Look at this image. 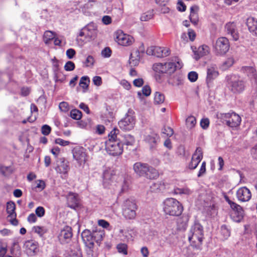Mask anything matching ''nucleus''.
I'll return each mask as SVG.
<instances>
[{
    "label": "nucleus",
    "instance_id": "nucleus-1",
    "mask_svg": "<svg viewBox=\"0 0 257 257\" xmlns=\"http://www.w3.org/2000/svg\"><path fill=\"white\" fill-rule=\"evenodd\" d=\"M120 137L119 131L115 127L108 134V140L105 142V150L109 155L116 157L122 154L123 148Z\"/></svg>",
    "mask_w": 257,
    "mask_h": 257
},
{
    "label": "nucleus",
    "instance_id": "nucleus-2",
    "mask_svg": "<svg viewBox=\"0 0 257 257\" xmlns=\"http://www.w3.org/2000/svg\"><path fill=\"white\" fill-rule=\"evenodd\" d=\"M97 34L96 24L90 23L80 30L76 38L77 43L79 46L82 47L87 43L95 40Z\"/></svg>",
    "mask_w": 257,
    "mask_h": 257
},
{
    "label": "nucleus",
    "instance_id": "nucleus-3",
    "mask_svg": "<svg viewBox=\"0 0 257 257\" xmlns=\"http://www.w3.org/2000/svg\"><path fill=\"white\" fill-rule=\"evenodd\" d=\"M133 170L137 176L149 179H155L159 176L156 169L147 163L141 162H136L134 164Z\"/></svg>",
    "mask_w": 257,
    "mask_h": 257
},
{
    "label": "nucleus",
    "instance_id": "nucleus-4",
    "mask_svg": "<svg viewBox=\"0 0 257 257\" xmlns=\"http://www.w3.org/2000/svg\"><path fill=\"white\" fill-rule=\"evenodd\" d=\"M226 86L234 94H239L244 91L245 83L243 79L236 75H229L226 77Z\"/></svg>",
    "mask_w": 257,
    "mask_h": 257
},
{
    "label": "nucleus",
    "instance_id": "nucleus-5",
    "mask_svg": "<svg viewBox=\"0 0 257 257\" xmlns=\"http://www.w3.org/2000/svg\"><path fill=\"white\" fill-rule=\"evenodd\" d=\"M183 210L182 204L175 198H168L163 202V211L167 215L179 216L182 213Z\"/></svg>",
    "mask_w": 257,
    "mask_h": 257
},
{
    "label": "nucleus",
    "instance_id": "nucleus-6",
    "mask_svg": "<svg viewBox=\"0 0 257 257\" xmlns=\"http://www.w3.org/2000/svg\"><path fill=\"white\" fill-rule=\"evenodd\" d=\"M204 238L203 227L198 221H195L188 233V239L192 243L199 245Z\"/></svg>",
    "mask_w": 257,
    "mask_h": 257
},
{
    "label": "nucleus",
    "instance_id": "nucleus-7",
    "mask_svg": "<svg viewBox=\"0 0 257 257\" xmlns=\"http://www.w3.org/2000/svg\"><path fill=\"white\" fill-rule=\"evenodd\" d=\"M216 117L222 122H225L226 125L231 127L238 126L241 120L240 116L233 112L226 113H217Z\"/></svg>",
    "mask_w": 257,
    "mask_h": 257
},
{
    "label": "nucleus",
    "instance_id": "nucleus-8",
    "mask_svg": "<svg viewBox=\"0 0 257 257\" xmlns=\"http://www.w3.org/2000/svg\"><path fill=\"white\" fill-rule=\"evenodd\" d=\"M213 47L214 52L217 56H224L229 50V42L225 37H220L216 40Z\"/></svg>",
    "mask_w": 257,
    "mask_h": 257
},
{
    "label": "nucleus",
    "instance_id": "nucleus-9",
    "mask_svg": "<svg viewBox=\"0 0 257 257\" xmlns=\"http://www.w3.org/2000/svg\"><path fill=\"white\" fill-rule=\"evenodd\" d=\"M137 206L135 201L128 199L122 205V213L124 217L128 219H134L136 215Z\"/></svg>",
    "mask_w": 257,
    "mask_h": 257
},
{
    "label": "nucleus",
    "instance_id": "nucleus-10",
    "mask_svg": "<svg viewBox=\"0 0 257 257\" xmlns=\"http://www.w3.org/2000/svg\"><path fill=\"white\" fill-rule=\"evenodd\" d=\"M135 122L134 112L133 110L129 109L125 116L118 122V125L121 130L130 131L134 128Z\"/></svg>",
    "mask_w": 257,
    "mask_h": 257
},
{
    "label": "nucleus",
    "instance_id": "nucleus-11",
    "mask_svg": "<svg viewBox=\"0 0 257 257\" xmlns=\"http://www.w3.org/2000/svg\"><path fill=\"white\" fill-rule=\"evenodd\" d=\"M114 39L118 44L123 46H131L135 42L133 37L124 33L121 30H118L114 32Z\"/></svg>",
    "mask_w": 257,
    "mask_h": 257
},
{
    "label": "nucleus",
    "instance_id": "nucleus-12",
    "mask_svg": "<svg viewBox=\"0 0 257 257\" xmlns=\"http://www.w3.org/2000/svg\"><path fill=\"white\" fill-rule=\"evenodd\" d=\"M225 199L232 210L230 214L232 220L235 222H240L244 214L242 208L240 205L230 200L228 198L226 197Z\"/></svg>",
    "mask_w": 257,
    "mask_h": 257
},
{
    "label": "nucleus",
    "instance_id": "nucleus-13",
    "mask_svg": "<svg viewBox=\"0 0 257 257\" xmlns=\"http://www.w3.org/2000/svg\"><path fill=\"white\" fill-rule=\"evenodd\" d=\"M146 53L149 55H153L157 57H164L168 56L170 53V51L167 47L151 46L147 49Z\"/></svg>",
    "mask_w": 257,
    "mask_h": 257
},
{
    "label": "nucleus",
    "instance_id": "nucleus-14",
    "mask_svg": "<svg viewBox=\"0 0 257 257\" xmlns=\"http://www.w3.org/2000/svg\"><path fill=\"white\" fill-rule=\"evenodd\" d=\"M163 63L165 67V73L168 74L173 73L176 69H180L182 66V63L177 58Z\"/></svg>",
    "mask_w": 257,
    "mask_h": 257
},
{
    "label": "nucleus",
    "instance_id": "nucleus-15",
    "mask_svg": "<svg viewBox=\"0 0 257 257\" xmlns=\"http://www.w3.org/2000/svg\"><path fill=\"white\" fill-rule=\"evenodd\" d=\"M203 158V152L201 148L198 147L192 155L191 161L188 165V168L194 170L197 168Z\"/></svg>",
    "mask_w": 257,
    "mask_h": 257
},
{
    "label": "nucleus",
    "instance_id": "nucleus-16",
    "mask_svg": "<svg viewBox=\"0 0 257 257\" xmlns=\"http://www.w3.org/2000/svg\"><path fill=\"white\" fill-rule=\"evenodd\" d=\"M74 159L80 165L84 164L87 160V155L82 147H76L73 152Z\"/></svg>",
    "mask_w": 257,
    "mask_h": 257
},
{
    "label": "nucleus",
    "instance_id": "nucleus-17",
    "mask_svg": "<svg viewBox=\"0 0 257 257\" xmlns=\"http://www.w3.org/2000/svg\"><path fill=\"white\" fill-rule=\"evenodd\" d=\"M144 140L148 145L150 149L153 150L156 148L158 143L160 142V137L157 134L151 132L145 136Z\"/></svg>",
    "mask_w": 257,
    "mask_h": 257
},
{
    "label": "nucleus",
    "instance_id": "nucleus-18",
    "mask_svg": "<svg viewBox=\"0 0 257 257\" xmlns=\"http://www.w3.org/2000/svg\"><path fill=\"white\" fill-rule=\"evenodd\" d=\"M56 172L61 175V177H66L69 170V162L64 158L60 159L55 168Z\"/></svg>",
    "mask_w": 257,
    "mask_h": 257
},
{
    "label": "nucleus",
    "instance_id": "nucleus-19",
    "mask_svg": "<svg viewBox=\"0 0 257 257\" xmlns=\"http://www.w3.org/2000/svg\"><path fill=\"white\" fill-rule=\"evenodd\" d=\"M16 208L15 204L13 202H9L7 205V211L9 214L8 217L10 218V222L14 225H17L18 221L16 218V213L15 211Z\"/></svg>",
    "mask_w": 257,
    "mask_h": 257
},
{
    "label": "nucleus",
    "instance_id": "nucleus-20",
    "mask_svg": "<svg viewBox=\"0 0 257 257\" xmlns=\"http://www.w3.org/2000/svg\"><path fill=\"white\" fill-rule=\"evenodd\" d=\"M72 236V229L68 226H66L62 229L59 235V239L62 243L68 242Z\"/></svg>",
    "mask_w": 257,
    "mask_h": 257
},
{
    "label": "nucleus",
    "instance_id": "nucleus-21",
    "mask_svg": "<svg viewBox=\"0 0 257 257\" xmlns=\"http://www.w3.org/2000/svg\"><path fill=\"white\" fill-rule=\"evenodd\" d=\"M194 53V58L196 60H199L201 57L208 55L210 52L209 47L205 45L199 46L198 48L192 47Z\"/></svg>",
    "mask_w": 257,
    "mask_h": 257
},
{
    "label": "nucleus",
    "instance_id": "nucleus-22",
    "mask_svg": "<svg viewBox=\"0 0 257 257\" xmlns=\"http://www.w3.org/2000/svg\"><path fill=\"white\" fill-rule=\"evenodd\" d=\"M236 196L239 201L246 202L250 199L251 193L247 188L243 187L238 189L236 192Z\"/></svg>",
    "mask_w": 257,
    "mask_h": 257
},
{
    "label": "nucleus",
    "instance_id": "nucleus-23",
    "mask_svg": "<svg viewBox=\"0 0 257 257\" xmlns=\"http://www.w3.org/2000/svg\"><path fill=\"white\" fill-rule=\"evenodd\" d=\"M225 29L227 34L230 35L234 41H237L239 39V33L235 24L233 22H229L225 26Z\"/></svg>",
    "mask_w": 257,
    "mask_h": 257
},
{
    "label": "nucleus",
    "instance_id": "nucleus-24",
    "mask_svg": "<svg viewBox=\"0 0 257 257\" xmlns=\"http://www.w3.org/2000/svg\"><path fill=\"white\" fill-rule=\"evenodd\" d=\"M219 75L217 67L215 64H211L207 67L206 82L207 83L211 82L216 78Z\"/></svg>",
    "mask_w": 257,
    "mask_h": 257
},
{
    "label": "nucleus",
    "instance_id": "nucleus-25",
    "mask_svg": "<svg viewBox=\"0 0 257 257\" xmlns=\"http://www.w3.org/2000/svg\"><path fill=\"white\" fill-rule=\"evenodd\" d=\"M118 235L123 241H128L133 240L136 234L134 230L126 228L120 229Z\"/></svg>",
    "mask_w": 257,
    "mask_h": 257
},
{
    "label": "nucleus",
    "instance_id": "nucleus-26",
    "mask_svg": "<svg viewBox=\"0 0 257 257\" xmlns=\"http://www.w3.org/2000/svg\"><path fill=\"white\" fill-rule=\"evenodd\" d=\"M85 146L91 152H98L101 148V143L99 141L90 139L85 142Z\"/></svg>",
    "mask_w": 257,
    "mask_h": 257
},
{
    "label": "nucleus",
    "instance_id": "nucleus-27",
    "mask_svg": "<svg viewBox=\"0 0 257 257\" xmlns=\"http://www.w3.org/2000/svg\"><path fill=\"white\" fill-rule=\"evenodd\" d=\"M81 236L86 247H93L94 241L92 234L90 230H84L81 233Z\"/></svg>",
    "mask_w": 257,
    "mask_h": 257
},
{
    "label": "nucleus",
    "instance_id": "nucleus-28",
    "mask_svg": "<svg viewBox=\"0 0 257 257\" xmlns=\"http://www.w3.org/2000/svg\"><path fill=\"white\" fill-rule=\"evenodd\" d=\"M27 253L30 256L34 255L38 250L37 243L33 240H28L26 242Z\"/></svg>",
    "mask_w": 257,
    "mask_h": 257
},
{
    "label": "nucleus",
    "instance_id": "nucleus-29",
    "mask_svg": "<svg viewBox=\"0 0 257 257\" xmlns=\"http://www.w3.org/2000/svg\"><path fill=\"white\" fill-rule=\"evenodd\" d=\"M247 26L249 31L254 36H257V19L250 17L247 20Z\"/></svg>",
    "mask_w": 257,
    "mask_h": 257
},
{
    "label": "nucleus",
    "instance_id": "nucleus-30",
    "mask_svg": "<svg viewBox=\"0 0 257 257\" xmlns=\"http://www.w3.org/2000/svg\"><path fill=\"white\" fill-rule=\"evenodd\" d=\"M143 55L140 51L137 49L133 52L130 58V63L133 66H137L139 64L141 58Z\"/></svg>",
    "mask_w": 257,
    "mask_h": 257
},
{
    "label": "nucleus",
    "instance_id": "nucleus-31",
    "mask_svg": "<svg viewBox=\"0 0 257 257\" xmlns=\"http://www.w3.org/2000/svg\"><path fill=\"white\" fill-rule=\"evenodd\" d=\"M67 201L71 207L75 208L79 205V198L78 194L69 192L67 195Z\"/></svg>",
    "mask_w": 257,
    "mask_h": 257
},
{
    "label": "nucleus",
    "instance_id": "nucleus-32",
    "mask_svg": "<svg viewBox=\"0 0 257 257\" xmlns=\"http://www.w3.org/2000/svg\"><path fill=\"white\" fill-rule=\"evenodd\" d=\"M113 171L111 169H107L104 171L103 183V185L105 187H107V186L110 183L111 180L113 178Z\"/></svg>",
    "mask_w": 257,
    "mask_h": 257
},
{
    "label": "nucleus",
    "instance_id": "nucleus-33",
    "mask_svg": "<svg viewBox=\"0 0 257 257\" xmlns=\"http://www.w3.org/2000/svg\"><path fill=\"white\" fill-rule=\"evenodd\" d=\"M120 138L122 145L132 146H134L135 143V139L134 137L131 135L127 134L123 136L120 135Z\"/></svg>",
    "mask_w": 257,
    "mask_h": 257
},
{
    "label": "nucleus",
    "instance_id": "nucleus-34",
    "mask_svg": "<svg viewBox=\"0 0 257 257\" xmlns=\"http://www.w3.org/2000/svg\"><path fill=\"white\" fill-rule=\"evenodd\" d=\"M235 60L233 56H228L220 66V69L223 71L227 70L233 66Z\"/></svg>",
    "mask_w": 257,
    "mask_h": 257
},
{
    "label": "nucleus",
    "instance_id": "nucleus-35",
    "mask_svg": "<svg viewBox=\"0 0 257 257\" xmlns=\"http://www.w3.org/2000/svg\"><path fill=\"white\" fill-rule=\"evenodd\" d=\"M198 8L197 6H192L190 8V20L194 25H196L198 22V16L197 12Z\"/></svg>",
    "mask_w": 257,
    "mask_h": 257
},
{
    "label": "nucleus",
    "instance_id": "nucleus-36",
    "mask_svg": "<svg viewBox=\"0 0 257 257\" xmlns=\"http://www.w3.org/2000/svg\"><path fill=\"white\" fill-rule=\"evenodd\" d=\"M91 233L94 241L97 243H99L102 240L105 234L103 230H96Z\"/></svg>",
    "mask_w": 257,
    "mask_h": 257
},
{
    "label": "nucleus",
    "instance_id": "nucleus-37",
    "mask_svg": "<svg viewBox=\"0 0 257 257\" xmlns=\"http://www.w3.org/2000/svg\"><path fill=\"white\" fill-rule=\"evenodd\" d=\"M153 70L158 74L165 73V67L163 63H156L153 65Z\"/></svg>",
    "mask_w": 257,
    "mask_h": 257
},
{
    "label": "nucleus",
    "instance_id": "nucleus-38",
    "mask_svg": "<svg viewBox=\"0 0 257 257\" xmlns=\"http://www.w3.org/2000/svg\"><path fill=\"white\" fill-rule=\"evenodd\" d=\"M242 70L249 77L251 78H255L256 76V72L255 69L251 66H244L242 68Z\"/></svg>",
    "mask_w": 257,
    "mask_h": 257
},
{
    "label": "nucleus",
    "instance_id": "nucleus-39",
    "mask_svg": "<svg viewBox=\"0 0 257 257\" xmlns=\"http://www.w3.org/2000/svg\"><path fill=\"white\" fill-rule=\"evenodd\" d=\"M192 193V191L190 189L187 187L184 188H178L176 187L174 189V193L175 194H185L190 195Z\"/></svg>",
    "mask_w": 257,
    "mask_h": 257
},
{
    "label": "nucleus",
    "instance_id": "nucleus-40",
    "mask_svg": "<svg viewBox=\"0 0 257 257\" xmlns=\"http://www.w3.org/2000/svg\"><path fill=\"white\" fill-rule=\"evenodd\" d=\"M196 123V120L194 116L190 115L186 119V124L187 127L190 129L193 128Z\"/></svg>",
    "mask_w": 257,
    "mask_h": 257
},
{
    "label": "nucleus",
    "instance_id": "nucleus-41",
    "mask_svg": "<svg viewBox=\"0 0 257 257\" xmlns=\"http://www.w3.org/2000/svg\"><path fill=\"white\" fill-rule=\"evenodd\" d=\"M184 78L182 75H176L173 77V82L172 84L173 85L179 86L183 84Z\"/></svg>",
    "mask_w": 257,
    "mask_h": 257
},
{
    "label": "nucleus",
    "instance_id": "nucleus-42",
    "mask_svg": "<svg viewBox=\"0 0 257 257\" xmlns=\"http://www.w3.org/2000/svg\"><path fill=\"white\" fill-rule=\"evenodd\" d=\"M54 38V33L50 31H47L44 33L43 40L46 44H48L50 40Z\"/></svg>",
    "mask_w": 257,
    "mask_h": 257
},
{
    "label": "nucleus",
    "instance_id": "nucleus-43",
    "mask_svg": "<svg viewBox=\"0 0 257 257\" xmlns=\"http://www.w3.org/2000/svg\"><path fill=\"white\" fill-rule=\"evenodd\" d=\"M90 80L89 77L86 76H82L79 82V85L82 87L84 89L87 88Z\"/></svg>",
    "mask_w": 257,
    "mask_h": 257
},
{
    "label": "nucleus",
    "instance_id": "nucleus-44",
    "mask_svg": "<svg viewBox=\"0 0 257 257\" xmlns=\"http://www.w3.org/2000/svg\"><path fill=\"white\" fill-rule=\"evenodd\" d=\"M154 14L153 11H148L143 13L140 17L141 21H148L153 18Z\"/></svg>",
    "mask_w": 257,
    "mask_h": 257
},
{
    "label": "nucleus",
    "instance_id": "nucleus-45",
    "mask_svg": "<svg viewBox=\"0 0 257 257\" xmlns=\"http://www.w3.org/2000/svg\"><path fill=\"white\" fill-rule=\"evenodd\" d=\"M165 100V96L164 95L159 92H156L154 96V101L156 103L160 104L162 103Z\"/></svg>",
    "mask_w": 257,
    "mask_h": 257
},
{
    "label": "nucleus",
    "instance_id": "nucleus-46",
    "mask_svg": "<svg viewBox=\"0 0 257 257\" xmlns=\"http://www.w3.org/2000/svg\"><path fill=\"white\" fill-rule=\"evenodd\" d=\"M0 172L5 176L11 174L13 172V169L11 166H0Z\"/></svg>",
    "mask_w": 257,
    "mask_h": 257
},
{
    "label": "nucleus",
    "instance_id": "nucleus-47",
    "mask_svg": "<svg viewBox=\"0 0 257 257\" xmlns=\"http://www.w3.org/2000/svg\"><path fill=\"white\" fill-rule=\"evenodd\" d=\"M71 117L76 120H79L81 118V112L78 109H73L70 112Z\"/></svg>",
    "mask_w": 257,
    "mask_h": 257
},
{
    "label": "nucleus",
    "instance_id": "nucleus-48",
    "mask_svg": "<svg viewBox=\"0 0 257 257\" xmlns=\"http://www.w3.org/2000/svg\"><path fill=\"white\" fill-rule=\"evenodd\" d=\"M33 230L39 234L40 235H42L44 233H45L47 230L44 226H35L33 227Z\"/></svg>",
    "mask_w": 257,
    "mask_h": 257
},
{
    "label": "nucleus",
    "instance_id": "nucleus-49",
    "mask_svg": "<svg viewBox=\"0 0 257 257\" xmlns=\"http://www.w3.org/2000/svg\"><path fill=\"white\" fill-rule=\"evenodd\" d=\"M86 251V257H97V253L94 250L93 247H87Z\"/></svg>",
    "mask_w": 257,
    "mask_h": 257
},
{
    "label": "nucleus",
    "instance_id": "nucleus-50",
    "mask_svg": "<svg viewBox=\"0 0 257 257\" xmlns=\"http://www.w3.org/2000/svg\"><path fill=\"white\" fill-rule=\"evenodd\" d=\"M221 234L224 239H227L230 236V232L225 225H222L221 227Z\"/></svg>",
    "mask_w": 257,
    "mask_h": 257
},
{
    "label": "nucleus",
    "instance_id": "nucleus-51",
    "mask_svg": "<svg viewBox=\"0 0 257 257\" xmlns=\"http://www.w3.org/2000/svg\"><path fill=\"white\" fill-rule=\"evenodd\" d=\"M111 50L109 47H105L101 52V55L103 58H108L111 55Z\"/></svg>",
    "mask_w": 257,
    "mask_h": 257
},
{
    "label": "nucleus",
    "instance_id": "nucleus-52",
    "mask_svg": "<svg viewBox=\"0 0 257 257\" xmlns=\"http://www.w3.org/2000/svg\"><path fill=\"white\" fill-rule=\"evenodd\" d=\"M117 249L118 251L124 255H126L127 253V245L124 243H120L117 245Z\"/></svg>",
    "mask_w": 257,
    "mask_h": 257
},
{
    "label": "nucleus",
    "instance_id": "nucleus-53",
    "mask_svg": "<svg viewBox=\"0 0 257 257\" xmlns=\"http://www.w3.org/2000/svg\"><path fill=\"white\" fill-rule=\"evenodd\" d=\"M95 63L94 57L91 55H89L86 59L85 64L86 67H92Z\"/></svg>",
    "mask_w": 257,
    "mask_h": 257
},
{
    "label": "nucleus",
    "instance_id": "nucleus-54",
    "mask_svg": "<svg viewBox=\"0 0 257 257\" xmlns=\"http://www.w3.org/2000/svg\"><path fill=\"white\" fill-rule=\"evenodd\" d=\"M36 215L39 217H42L44 216L45 210L43 207L39 206L35 210Z\"/></svg>",
    "mask_w": 257,
    "mask_h": 257
},
{
    "label": "nucleus",
    "instance_id": "nucleus-55",
    "mask_svg": "<svg viewBox=\"0 0 257 257\" xmlns=\"http://www.w3.org/2000/svg\"><path fill=\"white\" fill-rule=\"evenodd\" d=\"M188 78L191 82H195L198 79V74L195 71H191L188 73Z\"/></svg>",
    "mask_w": 257,
    "mask_h": 257
},
{
    "label": "nucleus",
    "instance_id": "nucleus-56",
    "mask_svg": "<svg viewBox=\"0 0 257 257\" xmlns=\"http://www.w3.org/2000/svg\"><path fill=\"white\" fill-rule=\"evenodd\" d=\"M51 131V127L47 124L43 125L41 128L42 134L45 136L48 135Z\"/></svg>",
    "mask_w": 257,
    "mask_h": 257
},
{
    "label": "nucleus",
    "instance_id": "nucleus-57",
    "mask_svg": "<svg viewBox=\"0 0 257 257\" xmlns=\"http://www.w3.org/2000/svg\"><path fill=\"white\" fill-rule=\"evenodd\" d=\"M105 128L104 125L98 124L96 126L95 133L98 135H102L104 133Z\"/></svg>",
    "mask_w": 257,
    "mask_h": 257
},
{
    "label": "nucleus",
    "instance_id": "nucleus-58",
    "mask_svg": "<svg viewBox=\"0 0 257 257\" xmlns=\"http://www.w3.org/2000/svg\"><path fill=\"white\" fill-rule=\"evenodd\" d=\"M75 68V64L72 61H68L64 66V69L66 71H72Z\"/></svg>",
    "mask_w": 257,
    "mask_h": 257
},
{
    "label": "nucleus",
    "instance_id": "nucleus-59",
    "mask_svg": "<svg viewBox=\"0 0 257 257\" xmlns=\"http://www.w3.org/2000/svg\"><path fill=\"white\" fill-rule=\"evenodd\" d=\"M98 224L99 226L102 227L104 228L108 229L109 230L111 229V228H109L110 227L109 223L103 219H100L98 221Z\"/></svg>",
    "mask_w": 257,
    "mask_h": 257
},
{
    "label": "nucleus",
    "instance_id": "nucleus-60",
    "mask_svg": "<svg viewBox=\"0 0 257 257\" xmlns=\"http://www.w3.org/2000/svg\"><path fill=\"white\" fill-rule=\"evenodd\" d=\"M209 125V120L208 118H205L201 119L200 121V125L201 127L204 130L207 128Z\"/></svg>",
    "mask_w": 257,
    "mask_h": 257
},
{
    "label": "nucleus",
    "instance_id": "nucleus-61",
    "mask_svg": "<svg viewBox=\"0 0 257 257\" xmlns=\"http://www.w3.org/2000/svg\"><path fill=\"white\" fill-rule=\"evenodd\" d=\"M59 107L62 111L66 112L69 109V105L66 102H61L59 104Z\"/></svg>",
    "mask_w": 257,
    "mask_h": 257
},
{
    "label": "nucleus",
    "instance_id": "nucleus-62",
    "mask_svg": "<svg viewBox=\"0 0 257 257\" xmlns=\"http://www.w3.org/2000/svg\"><path fill=\"white\" fill-rule=\"evenodd\" d=\"M177 8L180 12H184L186 10V6L182 1L179 0L177 3Z\"/></svg>",
    "mask_w": 257,
    "mask_h": 257
},
{
    "label": "nucleus",
    "instance_id": "nucleus-63",
    "mask_svg": "<svg viewBox=\"0 0 257 257\" xmlns=\"http://www.w3.org/2000/svg\"><path fill=\"white\" fill-rule=\"evenodd\" d=\"M66 56L69 59H72L76 54V52L74 49L70 48L68 49L66 52Z\"/></svg>",
    "mask_w": 257,
    "mask_h": 257
},
{
    "label": "nucleus",
    "instance_id": "nucleus-64",
    "mask_svg": "<svg viewBox=\"0 0 257 257\" xmlns=\"http://www.w3.org/2000/svg\"><path fill=\"white\" fill-rule=\"evenodd\" d=\"M142 92L144 95L146 96H149L151 92L150 87L148 85L144 86L142 88Z\"/></svg>",
    "mask_w": 257,
    "mask_h": 257
}]
</instances>
